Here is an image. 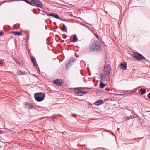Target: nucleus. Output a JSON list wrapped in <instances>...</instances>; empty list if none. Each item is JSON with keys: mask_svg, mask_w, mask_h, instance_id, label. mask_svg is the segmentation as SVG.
I'll return each instance as SVG.
<instances>
[{"mask_svg": "<svg viewBox=\"0 0 150 150\" xmlns=\"http://www.w3.org/2000/svg\"><path fill=\"white\" fill-rule=\"evenodd\" d=\"M73 116H74V117H75V116L76 115H75L74 114H73L72 115Z\"/></svg>", "mask_w": 150, "mask_h": 150, "instance_id": "nucleus-33", "label": "nucleus"}, {"mask_svg": "<svg viewBox=\"0 0 150 150\" xmlns=\"http://www.w3.org/2000/svg\"><path fill=\"white\" fill-rule=\"evenodd\" d=\"M139 91H141L140 93L142 95H143L146 93V90L145 89H141Z\"/></svg>", "mask_w": 150, "mask_h": 150, "instance_id": "nucleus-18", "label": "nucleus"}, {"mask_svg": "<svg viewBox=\"0 0 150 150\" xmlns=\"http://www.w3.org/2000/svg\"><path fill=\"white\" fill-rule=\"evenodd\" d=\"M3 34L2 31H0V36L2 35Z\"/></svg>", "mask_w": 150, "mask_h": 150, "instance_id": "nucleus-25", "label": "nucleus"}, {"mask_svg": "<svg viewBox=\"0 0 150 150\" xmlns=\"http://www.w3.org/2000/svg\"><path fill=\"white\" fill-rule=\"evenodd\" d=\"M101 48V45L97 40L93 41L91 43L89 47V51L92 52L100 51Z\"/></svg>", "mask_w": 150, "mask_h": 150, "instance_id": "nucleus-1", "label": "nucleus"}, {"mask_svg": "<svg viewBox=\"0 0 150 150\" xmlns=\"http://www.w3.org/2000/svg\"><path fill=\"white\" fill-rule=\"evenodd\" d=\"M148 98L150 99V93H149L148 95Z\"/></svg>", "mask_w": 150, "mask_h": 150, "instance_id": "nucleus-29", "label": "nucleus"}, {"mask_svg": "<svg viewBox=\"0 0 150 150\" xmlns=\"http://www.w3.org/2000/svg\"><path fill=\"white\" fill-rule=\"evenodd\" d=\"M35 96H39L41 97L44 98L45 96V94L44 93L42 92H39L37 93H35Z\"/></svg>", "mask_w": 150, "mask_h": 150, "instance_id": "nucleus-9", "label": "nucleus"}, {"mask_svg": "<svg viewBox=\"0 0 150 150\" xmlns=\"http://www.w3.org/2000/svg\"><path fill=\"white\" fill-rule=\"evenodd\" d=\"M24 107L28 109H31L33 108V105L30 103L25 102L24 103Z\"/></svg>", "mask_w": 150, "mask_h": 150, "instance_id": "nucleus-4", "label": "nucleus"}, {"mask_svg": "<svg viewBox=\"0 0 150 150\" xmlns=\"http://www.w3.org/2000/svg\"><path fill=\"white\" fill-rule=\"evenodd\" d=\"M60 115V116H61V115Z\"/></svg>", "mask_w": 150, "mask_h": 150, "instance_id": "nucleus-40", "label": "nucleus"}, {"mask_svg": "<svg viewBox=\"0 0 150 150\" xmlns=\"http://www.w3.org/2000/svg\"><path fill=\"white\" fill-rule=\"evenodd\" d=\"M120 65L121 69L123 70L126 69L127 67V64L125 62L121 63Z\"/></svg>", "mask_w": 150, "mask_h": 150, "instance_id": "nucleus-8", "label": "nucleus"}, {"mask_svg": "<svg viewBox=\"0 0 150 150\" xmlns=\"http://www.w3.org/2000/svg\"><path fill=\"white\" fill-rule=\"evenodd\" d=\"M135 117V116L134 115H131L129 117H125V118L126 119V120H129L130 119H133Z\"/></svg>", "mask_w": 150, "mask_h": 150, "instance_id": "nucleus-17", "label": "nucleus"}, {"mask_svg": "<svg viewBox=\"0 0 150 150\" xmlns=\"http://www.w3.org/2000/svg\"><path fill=\"white\" fill-rule=\"evenodd\" d=\"M75 61V59L73 58H71L70 59V60L69 62L66 64V69H68V66L69 65V64L71 63H72L74 61Z\"/></svg>", "mask_w": 150, "mask_h": 150, "instance_id": "nucleus-13", "label": "nucleus"}, {"mask_svg": "<svg viewBox=\"0 0 150 150\" xmlns=\"http://www.w3.org/2000/svg\"><path fill=\"white\" fill-rule=\"evenodd\" d=\"M31 60L34 66H35L37 65V62H36V59L34 57H31Z\"/></svg>", "mask_w": 150, "mask_h": 150, "instance_id": "nucleus-11", "label": "nucleus"}, {"mask_svg": "<svg viewBox=\"0 0 150 150\" xmlns=\"http://www.w3.org/2000/svg\"><path fill=\"white\" fill-rule=\"evenodd\" d=\"M54 14L53 13H51V14H49L47 15L48 16H50L52 17H54Z\"/></svg>", "mask_w": 150, "mask_h": 150, "instance_id": "nucleus-23", "label": "nucleus"}, {"mask_svg": "<svg viewBox=\"0 0 150 150\" xmlns=\"http://www.w3.org/2000/svg\"><path fill=\"white\" fill-rule=\"evenodd\" d=\"M111 134H112V135H114V134L113 133V132H111Z\"/></svg>", "mask_w": 150, "mask_h": 150, "instance_id": "nucleus-32", "label": "nucleus"}, {"mask_svg": "<svg viewBox=\"0 0 150 150\" xmlns=\"http://www.w3.org/2000/svg\"><path fill=\"white\" fill-rule=\"evenodd\" d=\"M11 33L14 35H21L22 34V33L21 31H13Z\"/></svg>", "mask_w": 150, "mask_h": 150, "instance_id": "nucleus-14", "label": "nucleus"}, {"mask_svg": "<svg viewBox=\"0 0 150 150\" xmlns=\"http://www.w3.org/2000/svg\"><path fill=\"white\" fill-rule=\"evenodd\" d=\"M3 131L1 130H0V134L3 132Z\"/></svg>", "mask_w": 150, "mask_h": 150, "instance_id": "nucleus-31", "label": "nucleus"}, {"mask_svg": "<svg viewBox=\"0 0 150 150\" xmlns=\"http://www.w3.org/2000/svg\"><path fill=\"white\" fill-rule=\"evenodd\" d=\"M103 103V100H99L98 101L95 102L93 104L96 106H99L100 105Z\"/></svg>", "mask_w": 150, "mask_h": 150, "instance_id": "nucleus-10", "label": "nucleus"}, {"mask_svg": "<svg viewBox=\"0 0 150 150\" xmlns=\"http://www.w3.org/2000/svg\"><path fill=\"white\" fill-rule=\"evenodd\" d=\"M63 83L62 80L61 79H57L54 80L53 83L58 86H59L61 85Z\"/></svg>", "mask_w": 150, "mask_h": 150, "instance_id": "nucleus-6", "label": "nucleus"}, {"mask_svg": "<svg viewBox=\"0 0 150 150\" xmlns=\"http://www.w3.org/2000/svg\"><path fill=\"white\" fill-rule=\"evenodd\" d=\"M94 35L95 36L98 38V39H99V37L98 36V35H97V34H94Z\"/></svg>", "mask_w": 150, "mask_h": 150, "instance_id": "nucleus-27", "label": "nucleus"}, {"mask_svg": "<svg viewBox=\"0 0 150 150\" xmlns=\"http://www.w3.org/2000/svg\"><path fill=\"white\" fill-rule=\"evenodd\" d=\"M54 17L56 18L59 19H60V18L57 14H54Z\"/></svg>", "mask_w": 150, "mask_h": 150, "instance_id": "nucleus-21", "label": "nucleus"}, {"mask_svg": "<svg viewBox=\"0 0 150 150\" xmlns=\"http://www.w3.org/2000/svg\"><path fill=\"white\" fill-rule=\"evenodd\" d=\"M79 91V88H74V91H75V92H78Z\"/></svg>", "mask_w": 150, "mask_h": 150, "instance_id": "nucleus-22", "label": "nucleus"}, {"mask_svg": "<svg viewBox=\"0 0 150 150\" xmlns=\"http://www.w3.org/2000/svg\"><path fill=\"white\" fill-rule=\"evenodd\" d=\"M132 56L134 58L136 59L139 61H141L142 60H145V58L141 54L135 52L134 54Z\"/></svg>", "mask_w": 150, "mask_h": 150, "instance_id": "nucleus-3", "label": "nucleus"}, {"mask_svg": "<svg viewBox=\"0 0 150 150\" xmlns=\"http://www.w3.org/2000/svg\"><path fill=\"white\" fill-rule=\"evenodd\" d=\"M29 36H28L27 38V39L28 40V39Z\"/></svg>", "mask_w": 150, "mask_h": 150, "instance_id": "nucleus-35", "label": "nucleus"}, {"mask_svg": "<svg viewBox=\"0 0 150 150\" xmlns=\"http://www.w3.org/2000/svg\"><path fill=\"white\" fill-rule=\"evenodd\" d=\"M126 109L128 110H130L128 108H127Z\"/></svg>", "mask_w": 150, "mask_h": 150, "instance_id": "nucleus-34", "label": "nucleus"}, {"mask_svg": "<svg viewBox=\"0 0 150 150\" xmlns=\"http://www.w3.org/2000/svg\"><path fill=\"white\" fill-rule=\"evenodd\" d=\"M107 132H110V131H108V130H107Z\"/></svg>", "mask_w": 150, "mask_h": 150, "instance_id": "nucleus-37", "label": "nucleus"}, {"mask_svg": "<svg viewBox=\"0 0 150 150\" xmlns=\"http://www.w3.org/2000/svg\"><path fill=\"white\" fill-rule=\"evenodd\" d=\"M120 129L119 128H117V130H119Z\"/></svg>", "mask_w": 150, "mask_h": 150, "instance_id": "nucleus-38", "label": "nucleus"}, {"mask_svg": "<svg viewBox=\"0 0 150 150\" xmlns=\"http://www.w3.org/2000/svg\"><path fill=\"white\" fill-rule=\"evenodd\" d=\"M31 5L32 6H35L40 8H41L42 6V4L39 0H31Z\"/></svg>", "mask_w": 150, "mask_h": 150, "instance_id": "nucleus-2", "label": "nucleus"}, {"mask_svg": "<svg viewBox=\"0 0 150 150\" xmlns=\"http://www.w3.org/2000/svg\"><path fill=\"white\" fill-rule=\"evenodd\" d=\"M65 21L67 22H69V21H68L67 20H66Z\"/></svg>", "mask_w": 150, "mask_h": 150, "instance_id": "nucleus-36", "label": "nucleus"}, {"mask_svg": "<svg viewBox=\"0 0 150 150\" xmlns=\"http://www.w3.org/2000/svg\"><path fill=\"white\" fill-rule=\"evenodd\" d=\"M72 64V63H70L69 64V65H68V68L69 67H70L71 66V65Z\"/></svg>", "mask_w": 150, "mask_h": 150, "instance_id": "nucleus-28", "label": "nucleus"}, {"mask_svg": "<svg viewBox=\"0 0 150 150\" xmlns=\"http://www.w3.org/2000/svg\"><path fill=\"white\" fill-rule=\"evenodd\" d=\"M60 20H61V21H66V20L65 19H61L60 18Z\"/></svg>", "mask_w": 150, "mask_h": 150, "instance_id": "nucleus-30", "label": "nucleus"}, {"mask_svg": "<svg viewBox=\"0 0 150 150\" xmlns=\"http://www.w3.org/2000/svg\"><path fill=\"white\" fill-rule=\"evenodd\" d=\"M107 74L103 73H100L99 74V78L101 79V81H104L106 80V75Z\"/></svg>", "mask_w": 150, "mask_h": 150, "instance_id": "nucleus-7", "label": "nucleus"}, {"mask_svg": "<svg viewBox=\"0 0 150 150\" xmlns=\"http://www.w3.org/2000/svg\"><path fill=\"white\" fill-rule=\"evenodd\" d=\"M103 82V81H101L100 82L99 84V87L101 89L103 88L105 86V84Z\"/></svg>", "mask_w": 150, "mask_h": 150, "instance_id": "nucleus-15", "label": "nucleus"}, {"mask_svg": "<svg viewBox=\"0 0 150 150\" xmlns=\"http://www.w3.org/2000/svg\"><path fill=\"white\" fill-rule=\"evenodd\" d=\"M78 39L77 38H76V36L74 35V38H73L72 41L73 42H75L76 40H77Z\"/></svg>", "mask_w": 150, "mask_h": 150, "instance_id": "nucleus-20", "label": "nucleus"}, {"mask_svg": "<svg viewBox=\"0 0 150 150\" xmlns=\"http://www.w3.org/2000/svg\"><path fill=\"white\" fill-rule=\"evenodd\" d=\"M75 95L77 96H82L83 95L81 93V91L78 93H75Z\"/></svg>", "mask_w": 150, "mask_h": 150, "instance_id": "nucleus-19", "label": "nucleus"}, {"mask_svg": "<svg viewBox=\"0 0 150 150\" xmlns=\"http://www.w3.org/2000/svg\"><path fill=\"white\" fill-rule=\"evenodd\" d=\"M34 98L35 100L37 101L40 102L42 100H43L44 98H43L39 96H34Z\"/></svg>", "mask_w": 150, "mask_h": 150, "instance_id": "nucleus-12", "label": "nucleus"}, {"mask_svg": "<svg viewBox=\"0 0 150 150\" xmlns=\"http://www.w3.org/2000/svg\"><path fill=\"white\" fill-rule=\"evenodd\" d=\"M61 30L63 32H67V29L65 25L63 24V26L62 27Z\"/></svg>", "mask_w": 150, "mask_h": 150, "instance_id": "nucleus-16", "label": "nucleus"}, {"mask_svg": "<svg viewBox=\"0 0 150 150\" xmlns=\"http://www.w3.org/2000/svg\"><path fill=\"white\" fill-rule=\"evenodd\" d=\"M82 93V95L85 94H86L88 92L87 91H81Z\"/></svg>", "mask_w": 150, "mask_h": 150, "instance_id": "nucleus-24", "label": "nucleus"}, {"mask_svg": "<svg viewBox=\"0 0 150 150\" xmlns=\"http://www.w3.org/2000/svg\"><path fill=\"white\" fill-rule=\"evenodd\" d=\"M62 42H64V41H62Z\"/></svg>", "mask_w": 150, "mask_h": 150, "instance_id": "nucleus-39", "label": "nucleus"}, {"mask_svg": "<svg viewBox=\"0 0 150 150\" xmlns=\"http://www.w3.org/2000/svg\"><path fill=\"white\" fill-rule=\"evenodd\" d=\"M111 71V67L110 66H105L104 67L103 71L106 74L109 75Z\"/></svg>", "mask_w": 150, "mask_h": 150, "instance_id": "nucleus-5", "label": "nucleus"}, {"mask_svg": "<svg viewBox=\"0 0 150 150\" xmlns=\"http://www.w3.org/2000/svg\"><path fill=\"white\" fill-rule=\"evenodd\" d=\"M79 91H81L83 90V88L82 87H79L78 88Z\"/></svg>", "mask_w": 150, "mask_h": 150, "instance_id": "nucleus-26", "label": "nucleus"}]
</instances>
